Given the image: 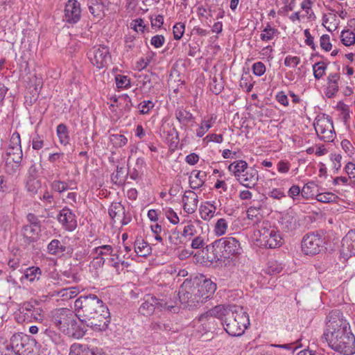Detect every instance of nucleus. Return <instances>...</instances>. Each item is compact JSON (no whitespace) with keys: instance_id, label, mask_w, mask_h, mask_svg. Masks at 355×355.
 Returning <instances> with one entry per match:
<instances>
[{"instance_id":"obj_1","label":"nucleus","mask_w":355,"mask_h":355,"mask_svg":"<svg viewBox=\"0 0 355 355\" xmlns=\"http://www.w3.org/2000/svg\"><path fill=\"white\" fill-rule=\"evenodd\" d=\"M323 337L334 351L344 355L355 353V336L349 322L340 310H332L327 315Z\"/></svg>"},{"instance_id":"obj_2","label":"nucleus","mask_w":355,"mask_h":355,"mask_svg":"<svg viewBox=\"0 0 355 355\" xmlns=\"http://www.w3.org/2000/svg\"><path fill=\"white\" fill-rule=\"evenodd\" d=\"M79 320L93 331H105L110 322V313L105 304L96 295H81L74 302Z\"/></svg>"},{"instance_id":"obj_3","label":"nucleus","mask_w":355,"mask_h":355,"mask_svg":"<svg viewBox=\"0 0 355 355\" xmlns=\"http://www.w3.org/2000/svg\"><path fill=\"white\" fill-rule=\"evenodd\" d=\"M222 309L221 323L226 332L232 336H241L250 324L248 313L243 307L236 305H223Z\"/></svg>"},{"instance_id":"obj_4","label":"nucleus","mask_w":355,"mask_h":355,"mask_svg":"<svg viewBox=\"0 0 355 355\" xmlns=\"http://www.w3.org/2000/svg\"><path fill=\"white\" fill-rule=\"evenodd\" d=\"M207 259L211 262L221 261L241 254L240 242L234 237H223L206 245Z\"/></svg>"},{"instance_id":"obj_5","label":"nucleus","mask_w":355,"mask_h":355,"mask_svg":"<svg viewBox=\"0 0 355 355\" xmlns=\"http://www.w3.org/2000/svg\"><path fill=\"white\" fill-rule=\"evenodd\" d=\"M53 324L65 335L76 338H82L85 331L79 327L76 313L66 308L57 309L51 311Z\"/></svg>"},{"instance_id":"obj_6","label":"nucleus","mask_w":355,"mask_h":355,"mask_svg":"<svg viewBox=\"0 0 355 355\" xmlns=\"http://www.w3.org/2000/svg\"><path fill=\"white\" fill-rule=\"evenodd\" d=\"M228 171L243 187L254 188L259 180V173L254 167H248V163L242 159L236 160L228 166Z\"/></svg>"},{"instance_id":"obj_7","label":"nucleus","mask_w":355,"mask_h":355,"mask_svg":"<svg viewBox=\"0 0 355 355\" xmlns=\"http://www.w3.org/2000/svg\"><path fill=\"white\" fill-rule=\"evenodd\" d=\"M223 305H217L214 308L202 313L197 320H194V325L197 331L201 334L216 329V319L221 321L223 310Z\"/></svg>"},{"instance_id":"obj_8","label":"nucleus","mask_w":355,"mask_h":355,"mask_svg":"<svg viewBox=\"0 0 355 355\" xmlns=\"http://www.w3.org/2000/svg\"><path fill=\"white\" fill-rule=\"evenodd\" d=\"M257 241L266 248H279L282 244V238L276 227L268 222L263 221L257 230Z\"/></svg>"},{"instance_id":"obj_9","label":"nucleus","mask_w":355,"mask_h":355,"mask_svg":"<svg viewBox=\"0 0 355 355\" xmlns=\"http://www.w3.org/2000/svg\"><path fill=\"white\" fill-rule=\"evenodd\" d=\"M11 347H14L17 355H36V340L22 333L12 336Z\"/></svg>"},{"instance_id":"obj_10","label":"nucleus","mask_w":355,"mask_h":355,"mask_svg":"<svg viewBox=\"0 0 355 355\" xmlns=\"http://www.w3.org/2000/svg\"><path fill=\"white\" fill-rule=\"evenodd\" d=\"M196 293L195 282L185 279L180 286L178 293L181 304L189 308L196 306L199 304H201Z\"/></svg>"},{"instance_id":"obj_11","label":"nucleus","mask_w":355,"mask_h":355,"mask_svg":"<svg viewBox=\"0 0 355 355\" xmlns=\"http://www.w3.org/2000/svg\"><path fill=\"white\" fill-rule=\"evenodd\" d=\"M301 245L304 254L313 256L319 254L324 249V240L318 233H308L304 236Z\"/></svg>"},{"instance_id":"obj_12","label":"nucleus","mask_w":355,"mask_h":355,"mask_svg":"<svg viewBox=\"0 0 355 355\" xmlns=\"http://www.w3.org/2000/svg\"><path fill=\"white\" fill-rule=\"evenodd\" d=\"M87 56L92 64L99 69L106 67L111 59L109 48L104 45L92 47L87 52Z\"/></svg>"},{"instance_id":"obj_13","label":"nucleus","mask_w":355,"mask_h":355,"mask_svg":"<svg viewBox=\"0 0 355 355\" xmlns=\"http://www.w3.org/2000/svg\"><path fill=\"white\" fill-rule=\"evenodd\" d=\"M314 128L320 140L331 142L336 137L333 122L329 118H321L314 123Z\"/></svg>"},{"instance_id":"obj_14","label":"nucleus","mask_w":355,"mask_h":355,"mask_svg":"<svg viewBox=\"0 0 355 355\" xmlns=\"http://www.w3.org/2000/svg\"><path fill=\"white\" fill-rule=\"evenodd\" d=\"M64 12L63 21L69 24H76L81 18L80 3L77 0H68Z\"/></svg>"},{"instance_id":"obj_15","label":"nucleus","mask_w":355,"mask_h":355,"mask_svg":"<svg viewBox=\"0 0 355 355\" xmlns=\"http://www.w3.org/2000/svg\"><path fill=\"white\" fill-rule=\"evenodd\" d=\"M195 286L201 304L211 298L216 290V284L207 279L200 282H195Z\"/></svg>"},{"instance_id":"obj_16","label":"nucleus","mask_w":355,"mask_h":355,"mask_svg":"<svg viewBox=\"0 0 355 355\" xmlns=\"http://www.w3.org/2000/svg\"><path fill=\"white\" fill-rule=\"evenodd\" d=\"M109 215L114 223L121 226L128 224L131 218L125 216V208L120 202H113L110 205Z\"/></svg>"},{"instance_id":"obj_17","label":"nucleus","mask_w":355,"mask_h":355,"mask_svg":"<svg viewBox=\"0 0 355 355\" xmlns=\"http://www.w3.org/2000/svg\"><path fill=\"white\" fill-rule=\"evenodd\" d=\"M163 307V304L159 302V300L152 295H146L144 297V302L141 304L139 311L144 315H151L157 306ZM164 309H167L171 311L174 308L173 306H166V303L164 304Z\"/></svg>"},{"instance_id":"obj_18","label":"nucleus","mask_w":355,"mask_h":355,"mask_svg":"<svg viewBox=\"0 0 355 355\" xmlns=\"http://www.w3.org/2000/svg\"><path fill=\"white\" fill-rule=\"evenodd\" d=\"M21 313L24 314L25 319L31 322L33 320L42 322L44 319L42 310L37 305L31 302H24L19 309Z\"/></svg>"},{"instance_id":"obj_19","label":"nucleus","mask_w":355,"mask_h":355,"mask_svg":"<svg viewBox=\"0 0 355 355\" xmlns=\"http://www.w3.org/2000/svg\"><path fill=\"white\" fill-rule=\"evenodd\" d=\"M340 84V73L339 69L336 72L329 73L327 79L326 96L329 98L334 97L338 92Z\"/></svg>"},{"instance_id":"obj_20","label":"nucleus","mask_w":355,"mask_h":355,"mask_svg":"<svg viewBox=\"0 0 355 355\" xmlns=\"http://www.w3.org/2000/svg\"><path fill=\"white\" fill-rule=\"evenodd\" d=\"M58 220L64 226L65 230L68 231H73L77 227L76 216L72 211L67 207H64L60 210Z\"/></svg>"},{"instance_id":"obj_21","label":"nucleus","mask_w":355,"mask_h":355,"mask_svg":"<svg viewBox=\"0 0 355 355\" xmlns=\"http://www.w3.org/2000/svg\"><path fill=\"white\" fill-rule=\"evenodd\" d=\"M182 202L184 211L191 214L196 211L198 207V195L191 190H187L182 196Z\"/></svg>"},{"instance_id":"obj_22","label":"nucleus","mask_w":355,"mask_h":355,"mask_svg":"<svg viewBox=\"0 0 355 355\" xmlns=\"http://www.w3.org/2000/svg\"><path fill=\"white\" fill-rule=\"evenodd\" d=\"M342 251L346 255L355 256V230H352L342 240Z\"/></svg>"},{"instance_id":"obj_23","label":"nucleus","mask_w":355,"mask_h":355,"mask_svg":"<svg viewBox=\"0 0 355 355\" xmlns=\"http://www.w3.org/2000/svg\"><path fill=\"white\" fill-rule=\"evenodd\" d=\"M69 355H105L98 348H83L80 345H72L70 347Z\"/></svg>"},{"instance_id":"obj_24","label":"nucleus","mask_w":355,"mask_h":355,"mask_svg":"<svg viewBox=\"0 0 355 355\" xmlns=\"http://www.w3.org/2000/svg\"><path fill=\"white\" fill-rule=\"evenodd\" d=\"M40 226L24 225L22 227L21 234L27 240L28 243L35 242L39 237Z\"/></svg>"},{"instance_id":"obj_25","label":"nucleus","mask_w":355,"mask_h":355,"mask_svg":"<svg viewBox=\"0 0 355 355\" xmlns=\"http://www.w3.org/2000/svg\"><path fill=\"white\" fill-rule=\"evenodd\" d=\"M94 250L97 254V257L94 258L92 264L102 266L105 263V259L102 257V256L112 255L113 248L110 245H103L96 248Z\"/></svg>"},{"instance_id":"obj_26","label":"nucleus","mask_w":355,"mask_h":355,"mask_svg":"<svg viewBox=\"0 0 355 355\" xmlns=\"http://www.w3.org/2000/svg\"><path fill=\"white\" fill-rule=\"evenodd\" d=\"M206 173L198 171H193L189 177V186L192 189L200 188L205 182Z\"/></svg>"},{"instance_id":"obj_27","label":"nucleus","mask_w":355,"mask_h":355,"mask_svg":"<svg viewBox=\"0 0 355 355\" xmlns=\"http://www.w3.org/2000/svg\"><path fill=\"white\" fill-rule=\"evenodd\" d=\"M175 117L179 123L182 125V128H184L185 129L188 123L193 122L195 119L192 113L182 108L176 110Z\"/></svg>"},{"instance_id":"obj_28","label":"nucleus","mask_w":355,"mask_h":355,"mask_svg":"<svg viewBox=\"0 0 355 355\" xmlns=\"http://www.w3.org/2000/svg\"><path fill=\"white\" fill-rule=\"evenodd\" d=\"M216 121V116L205 117L200 122L198 128L196 130V137H202L206 132L213 126Z\"/></svg>"},{"instance_id":"obj_29","label":"nucleus","mask_w":355,"mask_h":355,"mask_svg":"<svg viewBox=\"0 0 355 355\" xmlns=\"http://www.w3.org/2000/svg\"><path fill=\"white\" fill-rule=\"evenodd\" d=\"M135 252L139 257H146L150 252L151 248L148 243L141 238L137 239L135 241Z\"/></svg>"},{"instance_id":"obj_30","label":"nucleus","mask_w":355,"mask_h":355,"mask_svg":"<svg viewBox=\"0 0 355 355\" xmlns=\"http://www.w3.org/2000/svg\"><path fill=\"white\" fill-rule=\"evenodd\" d=\"M72 184V180H68L65 182L55 180L53 181L52 183L51 184V187L54 191H56L59 193H62L65 191H67L68 189H73V187H71Z\"/></svg>"},{"instance_id":"obj_31","label":"nucleus","mask_w":355,"mask_h":355,"mask_svg":"<svg viewBox=\"0 0 355 355\" xmlns=\"http://www.w3.org/2000/svg\"><path fill=\"white\" fill-rule=\"evenodd\" d=\"M89 12L95 17L101 18L103 15V5L98 0H89Z\"/></svg>"},{"instance_id":"obj_32","label":"nucleus","mask_w":355,"mask_h":355,"mask_svg":"<svg viewBox=\"0 0 355 355\" xmlns=\"http://www.w3.org/2000/svg\"><path fill=\"white\" fill-rule=\"evenodd\" d=\"M47 250L50 254L58 255L64 252L67 248L64 245L62 244L59 240L53 239L48 245Z\"/></svg>"},{"instance_id":"obj_33","label":"nucleus","mask_w":355,"mask_h":355,"mask_svg":"<svg viewBox=\"0 0 355 355\" xmlns=\"http://www.w3.org/2000/svg\"><path fill=\"white\" fill-rule=\"evenodd\" d=\"M56 133L59 139V141L62 145L67 146L69 143V135L67 125L60 123L57 126Z\"/></svg>"},{"instance_id":"obj_34","label":"nucleus","mask_w":355,"mask_h":355,"mask_svg":"<svg viewBox=\"0 0 355 355\" xmlns=\"http://www.w3.org/2000/svg\"><path fill=\"white\" fill-rule=\"evenodd\" d=\"M282 228L285 232H291L296 229L297 220L292 216L286 214L282 218L281 220Z\"/></svg>"},{"instance_id":"obj_35","label":"nucleus","mask_w":355,"mask_h":355,"mask_svg":"<svg viewBox=\"0 0 355 355\" xmlns=\"http://www.w3.org/2000/svg\"><path fill=\"white\" fill-rule=\"evenodd\" d=\"M42 275V271L39 267H30L25 270L24 276L21 279H26L30 282H33L35 280H39Z\"/></svg>"},{"instance_id":"obj_36","label":"nucleus","mask_w":355,"mask_h":355,"mask_svg":"<svg viewBox=\"0 0 355 355\" xmlns=\"http://www.w3.org/2000/svg\"><path fill=\"white\" fill-rule=\"evenodd\" d=\"M278 34L279 31L277 29L272 28L270 24H267L260 35V38L263 42H268L272 40Z\"/></svg>"},{"instance_id":"obj_37","label":"nucleus","mask_w":355,"mask_h":355,"mask_svg":"<svg viewBox=\"0 0 355 355\" xmlns=\"http://www.w3.org/2000/svg\"><path fill=\"white\" fill-rule=\"evenodd\" d=\"M216 207L212 204L207 203V205L201 206L200 214L204 220H209L214 216Z\"/></svg>"},{"instance_id":"obj_38","label":"nucleus","mask_w":355,"mask_h":355,"mask_svg":"<svg viewBox=\"0 0 355 355\" xmlns=\"http://www.w3.org/2000/svg\"><path fill=\"white\" fill-rule=\"evenodd\" d=\"M128 175V173H125L123 166H117L116 173L112 174L111 179L114 184H122L125 182Z\"/></svg>"},{"instance_id":"obj_39","label":"nucleus","mask_w":355,"mask_h":355,"mask_svg":"<svg viewBox=\"0 0 355 355\" xmlns=\"http://www.w3.org/2000/svg\"><path fill=\"white\" fill-rule=\"evenodd\" d=\"M317 184L311 181L305 184L302 189L301 195L305 199H309L315 196V189Z\"/></svg>"},{"instance_id":"obj_40","label":"nucleus","mask_w":355,"mask_h":355,"mask_svg":"<svg viewBox=\"0 0 355 355\" xmlns=\"http://www.w3.org/2000/svg\"><path fill=\"white\" fill-rule=\"evenodd\" d=\"M327 69V63L324 61H320L315 63L313 65V76L316 80H319L325 74Z\"/></svg>"},{"instance_id":"obj_41","label":"nucleus","mask_w":355,"mask_h":355,"mask_svg":"<svg viewBox=\"0 0 355 355\" xmlns=\"http://www.w3.org/2000/svg\"><path fill=\"white\" fill-rule=\"evenodd\" d=\"M340 40L345 46H351L355 43V34L350 30H344L341 32Z\"/></svg>"},{"instance_id":"obj_42","label":"nucleus","mask_w":355,"mask_h":355,"mask_svg":"<svg viewBox=\"0 0 355 355\" xmlns=\"http://www.w3.org/2000/svg\"><path fill=\"white\" fill-rule=\"evenodd\" d=\"M0 355H17L14 347H11V339L9 342L0 339Z\"/></svg>"},{"instance_id":"obj_43","label":"nucleus","mask_w":355,"mask_h":355,"mask_svg":"<svg viewBox=\"0 0 355 355\" xmlns=\"http://www.w3.org/2000/svg\"><path fill=\"white\" fill-rule=\"evenodd\" d=\"M41 188V182L40 180L29 178L26 182V189L31 195H35L38 193V190Z\"/></svg>"},{"instance_id":"obj_44","label":"nucleus","mask_w":355,"mask_h":355,"mask_svg":"<svg viewBox=\"0 0 355 355\" xmlns=\"http://www.w3.org/2000/svg\"><path fill=\"white\" fill-rule=\"evenodd\" d=\"M7 155L10 157L15 163L19 164L23 157L21 148L17 147L8 149Z\"/></svg>"},{"instance_id":"obj_45","label":"nucleus","mask_w":355,"mask_h":355,"mask_svg":"<svg viewBox=\"0 0 355 355\" xmlns=\"http://www.w3.org/2000/svg\"><path fill=\"white\" fill-rule=\"evenodd\" d=\"M228 227V223L225 218H220L217 220L215 227L214 232L217 236H222L225 234Z\"/></svg>"},{"instance_id":"obj_46","label":"nucleus","mask_w":355,"mask_h":355,"mask_svg":"<svg viewBox=\"0 0 355 355\" xmlns=\"http://www.w3.org/2000/svg\"><path fill=\"white\" fill-rule=\"evenodd\" d=\"M112 144L118 148H121L126 145L128 139L123 135L114 134L110 136Z\"/></svg>"},{"instance_id":"obj_47","label":"nucleus","mask_w":355,"mask_h":355,"mask_svg":"<svg viewBox=\"0 0 355 355\" xmlns=\"http://www.w3.org/2000/svg\"><path fill=\"white\" fill-rule=\"evenodd\" d=\"M337 198V196L330 192L315 194V198L318 201L325 203L335 202Z\"/></svg>"},{"instance_id":"obj_48","label":"nucleus","mask_w":355,"mask_h":355,"mask_svg":"<svg viewBox=\"0 0 355 355\" xmlns=\"http://www.w3.org/2000/svg\"><path fill=\"white\" fill-rule=\"evenodd\" d=\"M116 85L119 89H127L130 87V80L123 75H117L115 77Z\"/></svg>"},{"instance_id":"obj_49","label":"nucleus","mask_w":355,"mask_h":355,"mask_svg":"<svg viewBox=\"0 0 355 355\" xmlns=\"http://www.w3.org/2000/svg\"><path fill=\"white\" fill-rule=\"evenodd\" d=\"M77 290L74 287L61 289L58 292V295L63 297L64 300L71 299L76 297Z\"/></svg>"},{"instance_id":"obj_50","label":"nucleus","mask_w":355,"mask_h":355,"mask_svg":"<svg viewBox=\"0 0 355 355\" xmlns=\"http://www.w3.org/2000/svg\"><path fill=\"white\" fill-rule=\"evenodd\" d=\"M185 30V26L183 23L179 22L173 26V33L174 39L178 40L182 38Z\"/></svg>"},{"instance_id":"obj_51","label":"nucleus","mask_w":355,"mask_h":355,"mask_svg":"<svg viewBox=\"0 0 355 355\" xmlns=\"http://www.w3.org/2000/svg\"><path fill=\"white\" fill-rule=\"evenodd\" d=\"M223 83L218 80L216 77L212 78V82L210 83V89L215 94H219L223 89Z\"/></svg>"},{"instance_id":"obj_52","label":"nucleus","mask_w":355,"mask_h":355,"mask_svg":"<svg viewBox=\"0 0 355 355\" xmlns=\"http://www.w3.org/2000/svg\"><path fill=\"white\" fill-rule=\"evenodd\" d=\"M155 106V104L151 101H144L138 105L139 112L141 114H148L150 110Z\"/></svg>"},{"instance_id":"obj_53","label":"nucleus","mask_w":355,"mask_h":355,"mask_svg":"<svg viewBox=\"0 0 355 355\" xmlns=\"http://www.w3.org/2000/svg\"><path fill=\"white\" fill-rule=\"evenodd\" d=\"M196 234V230L193 224L189 223L186 226H184L183 232H182V236L189 240H191V238L195 236Z\"/></svg>"},{"instance_id":"obj_54","label":"nucleus","mask_w":355,"mask_h":355,"mask_svg":"<svg viewBox=\"0 0 355 355\" xmlns=\"http://www.w3.org/2000/svg\"><path fill=\"white\" fill-rule=\"evenodd\" d=\"M266 70V66L261 62H257L252 65V71L255 76H261L265 73Z\"/></svg>"},{"instance_id":"obj_55","label":"nucleus","mask_w":355,"mask_h":355,"mask_svg":"<svg viewBox=\"0 0 355 355\" xmlns=\"http://www.w3.org/2000/svg\"><path fill=\"white\" fill-rule=\"evenodd\" d=\"M320 44L322 49L326 51H331L332 44L330 42V37L329 35H322L320 39Z\"/></svg>"},{"instance_id":"obj_56","label":"nucleus","mask_w":355,"mask_h":355,"mask_svg":"<svg viewBox=\"0 0 355 355\" xmlns=\"http://www.w3.org/2000/svg\"><path fill=\"white\" fill-rule=\"evenodd\" d=\"M153 56V53H151L150 55H148L145 58H141L137 63L136 68L141 71L145 69L151 62Z\"/></svg>"},{"instance_id":"obj_57","label":"nucleus","mask_w":355,"mask_h":355,"mask_svg":"<svg viewBox=\"0 0 355 355\" xmlns=\"http://www.w3.org/2000/svg\"><path fill=\"white\" fill-rule=\"evenodd\" d=\"M250 76H242L239 84L240 87L243 89H245L248 93H249L253 87V83H250Z\"/></svg>"},{"instance_id":"obj_58","label":"nucleus","mask_w":355,"mask_h":355,"mask_svg":"<svg viewBox=\"0 0 355 355\" xmlns=\"http://www.w3.org/2000/svg\"><path fill=\"white\" fill-rule=\"evenodd\" d=\"M17 147L21 148V139L19 134L17 132H15L10 137L8 149Z\"/></svg>"},{"instance_id":"obj_59","label":"nucleus","mask_w":355,"mask_h":355,"mask_svg":"<svg viewBox=\"0 0 355 355\" xmlns=\"http://www.w3.org/2000/svg\"><path fill=\"white\" fill-rule=\"evenodd\" d=\"M164 211L166 217L172 224L176 225L179 223V217L171 208L166 209Z\"/></svg>"},{"instance_id":"obj_60","label":"nucleus","mask_w":355,"mask_h":355,"mask_svg":"<svg viewBox=\"0 0 355 355\" xmlns=\"http://www.w3.org/2000/svg\"><path fill=\"white\" fill-rule=\"evenodd\" d=\"M130 26L136 32H141V33L144 32V29L146 28L144 20L140 18L133 20L132 22L130 24Z\"/></svg>"},{"instance_id":"obj_61","label":"nucleus","mask_w":355,"mask_h":355,"mask_svg":"<svg viewBox=\"0 0 355 355\" xmlns=\"http://www.w3.org/2000/svg\"><path fill=\"white\" fill-rule=\"evenodd\" d=\"M300 62V58L297 56L288 55L284 60V65L286 67H297Z\"/></svg>"},{"instance_id":"obj_62","label":"nucleus","mask_w":355,"mask_h":355,"mask_svg":"<svg viewBox=\"0 0 355 355\" xmlns=\"http://www.w3.org/2000/svg\"><path fill=\"white\" fill-rule=\"evenodd\" d=\"M205 245V239L201 236H198L192 240L191 246L193 249H200L204 248Z\"/></svg>"},{"instance_id":"obj_63","label":"nucleus","mask_w":355,"mask_h":355,"mask_svg":"<svg viewBox=\"0 0 355 355\" xmlns=\"http://www.w3.org/2000/svg\"><path fill=\"white\" fill-rule=\"evenodd\" d=\"M165 42V38L162 35H157L151 38L150 44L155 48L161 47Z\"/></svg>"},{"instance_id":"obj_64","label":"nucleus","mask_w":355,"mask_h":355,"mask_svg":"<svg viewBox=\"0 0 355 355\" xmlns=\"http://www.w3.org/2000/svg\"><path fill=\"white\" fill-rule=\"evenodd\" d=\"M345 171L347 173L348 178L351 180L353 179L355 182V164L348 162L345 167Z\"/></svg>"}]
</instances>
